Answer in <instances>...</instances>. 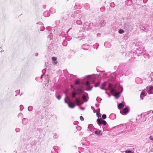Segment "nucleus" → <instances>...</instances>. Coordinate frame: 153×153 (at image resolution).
<instances>
[{"mask_svg": "<svg viewBox=\"0 0 153 153\" xmlns=\"http://www.w3.org/2000/svg\"><path fill=\"white\" fill-rule=\"evenodd\" d=\"M148 94H150L153 93V86H150L149 87H146V89L143 90L141 92L140 97L142 99H143V98L142 96H144L146 95L147 93Z\"/></svg>", "mask_w": 153, "mask_h": 153, "instance_id": "nucleus-1", "label": "nucleus"}, {"mask_svg": "<svg viewBox=\"0 0 153 153\" xmlns=\"http://www.w3.org/2000/svg\"><path fill=\"white\" fill-rule=\"evenodd\" d=\"M111 93L114 94V96L117 99H118L120 97V93L117 92L114 89H111Z\"/></svg>", "mask_w": 153, "mask_h": 153, "instance_id": "nucleus-2", "label": "nucleus"}, {"mask_svg": "<svg viewBox=\"0 0 153 153\" xmlns=\"http://www.w3.org/2000/svg\"><path fill=\"white\" fill-rule=\"evenodd\" d=\"M84 30H88L91 29V25L88 22L85 23L83 25Z\"/></svg>", "mask_w": 153, "mask_h": 153, "instance_id": "nucleus-3", "label": "nucleus"}, {"mask_svg": "<svg viewBox=\"0 0 153 153\" xmlns=\"http://www.w3.org/2000/svg\"><path fill=\"white\" fill-rule=\"evenodd\" d=\"M97 122L99 124H102L104 125H106L107 123L106 122L105 120H103L101 118L100 119L99 118L98 119H97Z\"/></svg>", "mask_w": 153, "mask_h": 153, "instance_id": "nucleus-4", "label": "nucleus"}, {"mask_svg": "<svg viewBox=\"0 0 153 153\" xmlns=\"http://www.w3.org/2000/svg\"><path fill=\"white\" fill-rule=\"evenodd\" d=\"M75 90L76 91V92L78 94H80L83 92L81 86H80L79 87L77 88L76 89V88Z\"/></svg>", "mask_w": 153, "mask_h": 153, "instance_id": "nucleus-5", "label": "nucleus"}, {"mask_svg": "<svg viewBox=\"0 0 153 153\" xmlns=\"http://www.w3.org/2000/svg\"><path fill=\"white\" fill-rule=\"evenodd\" d=\"M86 86L88 88V89L86 90L87 91L91 90L93 88L92 85H91L90 84L88 81H87L85 84Z\"/></svg>", "mask_w": 153, "mask_h": 153, "instance_id": "nucleus-6", "label": "nucleus"}, {"mask_svg": "<svg viewBox=\"0 0 153 153\" xmlns=\"http://www.w3.org/2000/svg\"><path fill=\"white\" fill-rule=\"evenodd\" d=\"M116 72H115L114 73L111 74L110 77V78H112L111 79V81H114L115 80L116 77Z\"/></svg>", "mask_w": 153, "mask_h": 153, "instance_id": "nucleus-7", "label": "nucleus"}, {"mask_svg": "<svg viewBox=\"0 0 153 153\" xmlns=\"http://www.w3.org/2000/svg\"><path fill=\"white\" fill-rule=\"evenodd\" d=\"M75 102L76 104V105H80L82 104V103L81 102H80V100L78 98H76L75 100Z\"/></svg>", "mask_w": 153, "mask_h": 153, "instance_id": "nucleus-8", "label": "nucleus"}, {"mask_svg": "<svg viewBox=\"0 0 153 153\" xmlns=\"http://www.w3.org/2000/svg\"><path fill=\"white\" fill-rule=\"evenodd\" d=\"M68 104L69 107L71 108H74L75 107V105L74 103L71 102H69L68 103Z\"/></svg>", "mask_w": 153, "mask_h": 153, "instance_id": "nucleus-9", "label": "nucleus"}, {"mask_svg": "<svg viewBox=\"0 0 153 153\" xmlns=\"http://www.w3.org/2000/svg\"><path fill=\"white\" fill-rule=\"evenodd\" d=\"M106 24V22L104 20H101L100 22V24L101 26H103L105 25Z\"/></svg>", "mask_w": 153, "mask_h": 153, "instance_id": "nucleus-10", "label": "nucleus"}, {"mask_svg": "<svg viewBox=\"0 0 153 153\" xmlns=\"http://www.w3.org/2000/svg\"><path fill=\"white\" fill-rule=\"evenodd\" d=\"M52 60L53 61V63L55 64H56L57 63V62L56 61L57 60V58L56 57H53L52 58Z\"/></svg>", "mask_w": 153, "mask_h": 153, "instance_id": "nucleus-11", "label": "nucleus"}, {"mask_svg": "<svg viewBox=\"0 0 153 153\" xmlns=\"http://www.w3.org/2000/svg\"><path fill=\"white\" fill-rule=\"evenodd\" d=\"M136 53H141L143 52L142 50V48H140L137 49L136 51Z\"/></svg>", "mask_w": 153, "mask_h": 153, "instance_id": "nucleus-12", "label": "nucleus"}, {"mask_svg": "<svg viewBox=\"0 0 153 153\" xmlns=\"http://www.w3.org/2000/svg\"><path fill=\"white\" fill-rule=\"evenodd\" d=\"M128 109L127 108H124L122 111V112L126 113L128 112Z\"/></svg>", "mask_w": 153, "mask_h": 153, "instance_id": "nucleus-13", "label": "nucleus"}, {"mask_svg": "<svg viewBox=\"0 0 153 153\" xmlns=\"http://www.w3.org/2000/svg\"><path fill=\"white\" fill-rule=\"evenodd\" d=\"M124 105L122 103H121L118 104V108L119 109H120L124 107Z\"/></svg>", "mask_w": 153, "mask_h": 153, "instance_id": "nucleus-14", "label": "nucleus"}, {"mask_svg": "<svg viewBox=\"0 0 153 153\" xmlns=\"http://www.w3.org/2000/svg\"><path fill=\"white\" fill-rule=\"evenodd\" d=\"M43 15L45 17L48 16L50 14L48 12L45 11L43 13Z\"/></svg>", "mask_w": 153, "mask_h": 153, "instance_id": "nucleus-15", "label": "nucleus"}, {"mask_svg": "<svg viewBox=\"0 0 153 153\" xmlns=\"http://www.w3.org/2000/svg\"><path fill=\"white\" fill-rule=\"evenodd\" d=\"M101 131H95V133L96 134L98 135H101L102 134L101 133Z\"/></svg>", "mask_w": 153, "mask_h": 153, "instance_id": "nucleus-16", "label": "nucleus"}, {"mask_svg": "<svg viewBox=\"0 0 153 153\" xmlns=\"http://www.w3.org/2000/svg\"><path fill=\"white\" fill-rule=\"evenodd\" d=\"M82 99L85 102H86L88 100L86 99V96L84 95H83L82 97Z\"/></svg>", "mask_w": 153, "mask_h": 153, "instance_id": "nucleus-17", "label": "nucleus"}, {"mask_svg": "<svg viewBox=\"0 0 153 153\" xmlns=\"http://www.w3.org/2000/svg\"><path fill=\"white\" fill-rule=\"evenodd\" d=\"M50 11H51V12L52 13H54L56 12V10L55 9L53 8H51L50 9Z\"/></svg>", "mask_w": 153, "mask_h": 153, "instance_id": "nucleus-18", "label": "nucleus"}, {"mask_svg": "<svg viewBox=\"0 0 153 153\" xmlns=\"http://www.w3.org/2000/svg\"><path fill=\"white\" fill-rule=\"evenodd\" d=\"M153 114V111L152 110H150L147 112L146 114L147 115H150L152 114Z\"/></svg>", "mask_w": 153, "mask_h": 153, "instance_id": "nucleus-19", "label": "nucleus"}, {"mask_svg": "<svg viewBox=\"0 0 153 153\" xmlns=\"http://www.w3.org/2000/svg\"><path fill=\"white\" fill-rule=\"evenodd\" d=\"M76 94H77L76 92H73L72 93V97L73 98L75 97V96Z\"/></svg>", "mask_w": 153, "mask_h": 153, "instance_id": "nucleus-20", "label": "nucleus"}, {"mask_svg": "<svg viewBox=\"0 0 153 153\" xmlns=\"http://www.w3.org/2000/svg\"><path fill=\"white\" fill-rule=\"evenodd\" d=\"M125 153H134V151H133L132 150H127L125 151Z\"/></svg>", "mask_w": 153, "mask_h": 153, "instance_id": "nucleus-21", "label": "nucleus"}, {"mask_svg": "<svg viewBox=\"0 0 153 153\" xmlns=\"http://www.w3.org/2000/svg\"><path fill=\"white\" fill-rule=\"evenodd\" d=\"M68 100H69V99H68V97H66L65 98V102L67 103L68 104V103L69 102H68Z\"/></svg>", "mask_w": 153, "mask_h": 153, "instance_id": "nucleus-22", "label": "nucleus"}, {"mask_svg": "<svg viewBox=\"0 0 153 153\" xmlns=\"http://www.w3.org/2000/svg\"><path fill=\"white\" fill-rule=\"evenodd\" d=\"M55 96L56 98L59 100L61 99V96L59 95H57L56 94L55 95Z\"/></svg>", "mask_w": 153, "mask_h": 153, "instance_id": "nucleus-23", "label": "nucleus"}, {"mask_svg": "<svg viewBox=\"0 0 153 153\" xmlns=\"http://www.w3.org/2000/svg\"><path fill=\"white\" fill-rule=\"evenodd\" d=\"M80 83V82L78 80H76L75 81L74 84L75 85H79Z\"/></svg>", "mask_w": 153, "mask_h": 153, "instance_id": "nucleus-24", "label": "nucleus"}, {"mask_svg": "<svg viewBox=\"0 0 153 153\" xmlns=\"http://www.w3.org/2000/svg\"><path fill=\"white\" fill-rule=\"evenodd\" d=\"M58 137V135L56 134H55L53 136V138L55 139H57Z\"/></svg>", "mask_w": 153, "mask_h": 153, "instance_id": "nucleus-25", "label": "nucleus"}, {"mask_svg": "<svg viewBox=\"0 0 153 153\" xmlns=\"http://www.w3.org/2000/svg\"><path fill=\"white\" fill-rule=\"evenodd\" d=\"M124 32V31H123V30L121 29H120L118 31L119 33L120 34H122Z\"/></svg>", "mask_w": 153, "mask_h": 153, "instance_id": "nucleus-26", "label": "nucleus"}, {"mask_svg": "<svg viewBox=\"0 0 153 153\" xmlns=\"http://www.w3.org/2000/svg\"><path fill=\"white\" fill-rule=\"evenodd\" d=\"M92 124L89 125L88 126V129L89 130H91V128H92Z\"/></svg>", "mask_w": 153, "mask_h": 153, "instance_id": "nucleus-27", "label": "nucleus"}, {"mask_svg": "<svg viewBox=\"0 0 153 153\" xmlns=\"http://www.w3.org/2000/svg\"><path fill=\"white\" fill-rule=\"evenodd\" d=\"M106 84V82H104L101 84V85L102 87H105Z\"/></svg>", "mask_w": 153, "mask_h": 153, "instance_id": "nucleus-28", "label": "nucleus"}, {"mask_svg": "<svg viewBox=\"0 0 153 153\" xmlns=\"http://www.w3.org/2000/svg\"><path fill=\"white\" fill-rule=\"evenodd\" d=\"M28 111H31L32 110V107L31 106H29L28 108Z\"/></svg>", "mask_w": 153, "mask_h": 153, "instance_id": "nucleus-29", "label": "nucleus"}, {"mask_svg": "<svg viewBox=\"0 0 153 153\" xmlns=\"http://www.w3.org/2000/svg\"><path fill=\"white\" fill-rule=\"evenodd\" d=\"M102 117L103 119H105L106 118V116L105 114H103L102 116Z\"/></svg>", "mask_w": 153, "mask_h": 153, "instance_id": "nucleus-30", "label": "nucleus"}, {"mask_svg": "<svg viewBox=\"0 0 153 153\" xmlns=\"http://www.w3.org/2000/svg\"><path fill=\"white\" fill-rule=\"evenodd\" d=\"M111 87H112V84H111V83H109V85H108V88H109V89H110V90L111 89H112L111 88Z\"/></svg>", "mask_w": 153, "mask_h": 153, "instance_id": "nucleus-31", "label": "nucleus"}, {"mask_svg": "<svg viewBox=\"0 0 153 153\" xmlns=\"http://www.w3.org/2000/svg\"><path fill=\"white\" fill-rule=\"evenodd\" d=\"M96 114L97 117L98 118L101 117V115L100 114L99 111L98 112H97Z\"/></svg>", "mask_w": 153, "mask_h": 153, "instance_id": "nucleus-32", "label": "nucleus"}, {"mask_svg": "<svg viewBox=\"0 0 153 153\" xmlns=\"http://www.w3.org/2000/svg\"><path fill=\"white\" fill-rule=\"evenodd\" d=\"M100 84V82H97V83L95 84L94 85V87H97L99 86V85Z\"/></svg>", "mask_w": 153, "mask_h": 153, "instance_id": "nucleus-33", "label": "nucleus"}, {"mask_svg": "<svg viewBox=\"0 0 153 153\" xmlns=\"http://www.w3.org/2000/svg\"><path fill=\"white\" fill-rule=\"evenodd\" d=\"M149 138L150 140L153 141V136H152V135H151L150 136Z\"/></svg>", "mask_w": 153, "mask_h": 153, "instance_id": "nucleus-34", "label": "nucleus"}, {"mask_svg": "<svg viewBox=\"0 0 153 153\" xmlns=\"http://www.w3.org/2000/svg\"><path fill=\"white\" fill-rule=\"evenodd\" d=\"M26 120V119H25V118H24L22 120V123H26L25 122V120Z\"/></svg>", "mask_w": 153, "mask_h": 153, "instance_id": "nucleus-35", "label": "nucleus"}, {"mask_svg": "<svg viewBox=\"0 0 153 153\" xmlns=\"http://www.w3.org/2000/svg\"><path fill=\"white\" fill-rule=\"evenodd\" d=\"M80 119L81 121H83L84 120V118L82 116H81L80 117Z\"/></svg>", "mask_w": 153, "mask_h": 153, "instance_id": "nucleus-36", "label": "nucleus"}, {"mask_svg": "<svg viewBox=\"0 0 153 153\" xmlns=\"http://www.w3.org/2000/svg\"><path fill=\"white\" fill-rule=\"evenodd\" d=\"M70 86L71 88H73L74 90H75L76 88H74L73 85H71Z\"/></svg>", "mask_w": 153, "mask_h": 153, "instance_id": "nucleus-37", "label": "nucleus"}, {"mask_svg": "<svg viewBox=\"0 0 153 153\" xmlns=\"http://www.w3.org/2000/svg\"><path fill=\"white\" fill-rule=\"evenodd\" d=\"M104 87H100V88L101 89H102V90H106V89Z\"/></svg>", "mask_w": 153, "mask_h": 153, "instance_id": "nucleus-38", "label": "nucleus"}, {"mask_svg": "<svg viewBox=\"0 0 153 153\" xmlns=\"http://www.w3.org/2000/svg\"><path fill=\"white\" fill-rule=\"evenodd\" d=\"M151 78L152 80H153V73L152 75H151Z\"/></svg>", "mask_w": 153, "mask_h": 153, "instance_id": "nucleus-39", "label": "nucleus"}, {"mask_svg": "<svg viewBox=\"0 0 153 153\" xmlns=\"http://www.w3.org/2000/svg\"><path fill=\"white\" fill-rule=\"evenodd\" d=\"M0 51H1V52H3L4 51L2 50V48H0Z\"/></svg>", "mask_w": 153, "mask_h": 153, "instance_id": "nucleus-40", "label": "nucleus"}, {"mask_svg": "<svg viewBox=\"0 0 153 153\" xmlns=\"http://www.w3.org/2000/svg\"><path fill=\"white\" fill-rule=\"evenodd\" d=\"M92 83L93 84L95 82V80H93L92 81Z\"/></svg>", "mask_w": 153, "mask_h": 153, "instance_id": "nucleus-41", "label": "nucleus"}, {"mask_svg": "<svg viewBox=\"0 0 153 153\" xmlns=\"http://www.w3.org/2000/svg\"><path fill=\"white\" fill-rule=\"evenodd\" d=\"M38 53H36L35 54V56H37L38 55Z\"/></svg>", "mask_w": 153, "mask_h": 153, "instance_id": "nucleus-42", "label": "nucleus"}, {"mask_svg": "<svg viewBox=\"0 0 153 153\" xmlns=\"http://www.w3.org/2000/svg\"><path fill=\"white\" fill-rule=\"evenodd\" d=\"M141 116H142V114H141L140 115H138V117H141Z\"/></svg>", "mask_w": 153, "mask_h": 153, "instance_id": "nucleus-43", "label": "nucleus"}, {"mask_svg": "<svg viewBox=\"0 0 153 153\" xmlns=\"http://www.w3.org/2000/svg\"><path fill=\"white\" fill-rule=\"evenodd\" d=\"M43 76V75H42L41 76V78H41V79H42V78Z\"/></svg>", "mask_w": 153, "mask_h": 153, "instance_id": "nucleus-44", "label": "nucleus"}, {"mask_svg": "<svg viewBox=\"0 0 153 153\" xmlns=\"http://www.w3.org/2000/svg\"><path fill=\"white\" fill-rule=\"evenodd\" d=\"M78 22H80V21H77L76 22V23L78 24Z\"/></svg>", "mask_w": 153, "mask_h": 153, "instance_id": "nucleus-45", "label": "nucleus"}, {"mask_svg": "<svg viewBox=\"0 0 153 153\" xmlns=\"http://www.w3.org/2000/svg\"><path fill=\"white\" fill-rule=\"evenodd\" d=\"M108 43V42H105V45L106 44Z\"/></svg>", "mask_w": 153, "mask_h": 153, "instance_id": "nucleus-46", "label": "nucleus"}, {"mask_svg": "<svg viewBox=\"0 0 153 153\" xmlns=\"http://www.w3.org/2000/svg\"><path fill=\"white\" fill-rule=\"evenodd\" d=\"M105 93H106V94H107V92H106V91H105Z\"/></svg>", "mask_w": 153, "mask_h": 153, "instance_id": "nucleus-47", "label": "nucleus"}, {"mask_svg": "<svg viewBox=\"0 0 153 153\" xmlns=\"http://www.w3.org/2000/svg\"><path fill=\"white\" fill-rule=\"evenodd\" d=\"M121 75H122V76H123V74H122Z\"/></svg>", "mask_w": 153, "mask_h": 153, "instance_id": "nucleus-48", "label": "nucleus"}, {"mask_svg": "<svg viewBox=\"0 0 153 153\" xmlns=\"http://www.w3.org/2000/svg\"><path fill=\"white\" fill-rule=\"evenodd\" d=\"M120 113H121L122 114H123L121 111H120Z\"/></svg>", "mask_w": 153, "mask_h": 153, "instance_id": "nucleus-49", "label": "nucleus"}, {"mask_svg": "<svg viewBox=\"0 0 153 153\" xmlns=\"http://www.w3.org/2000/svg\"><path fill=\"white\" fill-rule=\"evenodd\" d=\"M123 90V88H122V90Z\"/></svg>", "mask_w": 153, "mask_h": 153, "instance_id": "nucleus-50", "label": "nucleus"}, {"mask_svg": "<svg viewBox=\"0 0 153 153\" xmlns=\"http://www.w3.org/2000/svg\"><path fill=\"white\" fill-rule=\"evenodd\" d=\"M91 108H93V107H91Z\"/></svg>", "mask_w": 153, "mask_h": 153, "instance_id": "nucleus-51", "label": "nucleus"}, {"mask_svg": "<svg viewBox=\"0 0 153 153\" xmlns=\"http://www.w3.org/2000/svg\"><path fill=\"white\" fill-rule=\"evenodd\" d=\"M91 108H93V107H91Z\"/></svg>", "mask_w": 153, "mask_h": 153, "instance_id": "nucleus-52", "label": "nucleus"}]
</instances>
